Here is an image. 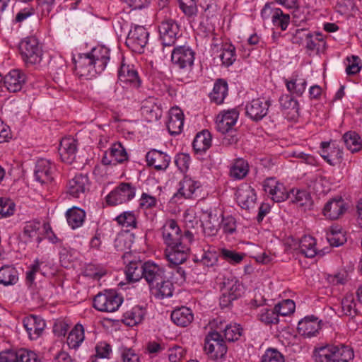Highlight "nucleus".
I'll list each match as a JSON object with an SVG mask.
<instances>
[{"label": "nucleus", "instance_id": "13", "mask_svg": "<svg viewBox=\"0 0 362 362\" xmlns=\"http://www.w3.org/2000/svg\"><path fill=\"white\" fill-rule=\"evenodd\" d=\"M263 187L265 192L272 196V199L276 202H281L288 199L290 192H288L285 186L278 182L274 177H269L264 181Z\"/></svg>", "mask_w": 362, "mask_h": 362}, {"label": "nucleus", "instance_id": "41", "mask_svg": "<svg viewBox=\"0 0 362 362\" xmlns=\"http://www.w3.org/2000/svg\"><path fill=\"white\" fill-rule=\"evenodd\" d=\"M84 338V328L82 325L77 324L67 337V344L69 348L76 349L83 341Z\"/></svg>", "mask_w": 362, "mask_h": 362}, {"label": "nucleus", "instance_id": "9", "mask_svg": "<svg viewBox=\"0 0 362 362\" xmlns=\"http://www.w3.org/2000/svg\"><path fill=\"white\" fill-rule=\"evenodd\" d=\"M148 33L143 26L135 25L126 39V45L134 52L141 53L148 42Z\"/></svg>", "mask_w": 362, "mask_h": 362}, {"label": "nucleus", "instance_id": "53", "mask_svg": "<svg viewBox=\"0 0 362 362\" xmlns=\"http://www.w3.org/2000/svg\"><path fill=\"white\" fill-rule=\"evenodd\" d=\"M342 313L348 316H355L357 314L356 302L353 295H347L341 303Z\"/></svg>", "mask_w": 362, "mask_h": 362}, {"label": "nucleus", "instance_id": "31", "mask_svg": "<svg viewBox=\"0 0 362 362\" xmlns=\"http://www.w3.org/2000/svg\"><path fill=\"white\" fill-rule=\"evenodd\" d=\"M289 199L303 208L304 211L310 210L313 206V200L310 194L305 190L292 189L290 191Z\"/></svg>", "mask_w": 362, "mask_h": 362}, {"label": "nucleus", "instance_id": "4", "mask_svg": "<svg viewBox=\"0 0 362 362\" xmlns=\"http://www.w3.org/2000/svg\"><path fill=\"white\" fill-rule=\"evenodd\" d=\"M195 52L188 45L177 46L171 52L173 66L184 73H189L193 67Z\"/></svg>", "mask_w": 362, "mask_h": 362}, {"label": "nucleus", "instance_id": "38", "mask_svg": "<svg viewBox=\"0 0 362 362\" xmlns=\"http://www.w3.org/2000/svg\"><path fill=\"white\" fill-rule=\"evenodd\" d=\"M40 226V221H33L25 223L23 231V238L25 241L32 242L35 239L37 243H40L42 240V238L39 236Z\"/></svg>", "mask_w": 362, "mask_h": 362}, {"label": "nucleus", "instance_id": "20", "mask_svg": "<svg viewBox=\"0 0 362 362\" xmlns=\"http://www.w3.org/2000/svg\"><path fill=\"white\" fill-rule=\"evenodd\" d=\"M170 156L156 149H151L146 155L148 166L153 167L157 170H165L170 163Z\"/></svg>", "mask_w": 362, "mask_h": 362}, {"label": "nucleus", "instance_id": "25", "mask_svg": "<svg viewBox=\"0 0 362 362\" xmlns=\"http://www.w3.org/2000/svg\"><path fill=\"white\" fill-rule=\"evenodd\" d=\"M58 151L60 158L63 162L69 164L72 163L76 158L77 152L76 140L71 137L62 139Z\"/></svg>", "mask_w": 362, "mask_h": 362}, {"label": "nucleus", "instance_id": "37", "mask_svg": "<svg viewBox=\"0 0 362 362\" xmlns=\"http://www.w3.org/2000/svg\"><path fill=\"white\" fill-rule=\"evenodd\" d=\"M211 145V135L208 130L198 133L192 143L193 148L198 152H205Z\"/></svg>", "mask_w": 362, "mask_h": 362}, {"label": "nucleus", "instance_id": "57", "mask_svg": "<svg viewBox=\"0 0 362 362\" xmlns=\"http://www.w3.org/2000/svg\"><path fill=\"white\" fill-rule=\"evenodd\" d=\"M273 25L277 28H280L282 30H285L290 22V16L285 14L279 8L277 13H274V17L272 21Z\"/></svg>", "mask_w": 362, "mask_h": 362}, {"label": "nucleus", "instance_id": "34", "mask_svg": "<svg viewBox=\"0 0 362 362\" xmlns=\"http://www.w3.org/2000/svg\"><path fill=\"white\" fill-rule=\"evenodd\" d=\"M118 78L122 82L131 83L135 87L139 86L141 83L138 73L134 67L124 64H122L118 70Z\"/></svg>", "mask_w": 362, "mask_h": 362}, {"label": "nucleus", "instance_id": "62", "mask_svg": "<svg viewBox=\"0 0 362 362\" xmlns=\"http://www.w3.org/2000/svg\"><path fill=\"white\" fill-rule=\"evenodd\" d=\"M348 64L346 67V72L348 75H354L358 73L361 69V59L356 56L347 58Z\"/></svg>", "mask_w": 362, "mask_h": 362}, {"label": "nucleus", "instance_id": "24", "mask_svg": "<svg viewBox=\"0 0 362 362\" xmlns=\"http://www.w3.org/2000/svg\"><path fill=\"white\" fill-rule=\"evenodd\" d=\"M88 54L99 74L105 69L110 58V49L104 46H99L92 49L91 52L88 53Z\"/></svg>", "mask_w": 362, "mask_h": 362}, {"label": "nucleus", "instance_id": "36", "mask_svg": "<svg viewBox=\"0 0 362 362\" xmlns=\"http://www.w3.org/2000/svg\"><path fill=\"white\" fill-rule=\"evenodd\" d=\"M18 280V271L11 265H5L0 268V284L4 286L14 285Z\"/></svg>", "mask_w": 362, "mask_h": 362}, {"label": "nucleus", "instance_id": "10", "mask_svg": "<svg viewBox=\"0 0 362 362\" xmlns=\"http://www.w3.org/2000/svg\"><path fill=\"white\" fill-rule=\"evenodd\" d=\"M128 159L129 156L125 148L120 142H115L105 152L101 161L105 165H115L118 163H123Z\"/></svg>", "mask_w": 362, "mask_h": 362}, {"label": "nucleus", "instance_id": "46", "mask_svg": "<svg viewBox=\"0 0 362 362\" xmlns=\"http://www.w3.org/2000/svg\"><path fill=\"white\" fill-rule=\"evenodd\" d=\"M42 263L39 259H36L26 272L25 284L30 289L34 290L37 287L35 280L36 275L41 272L40 266Z\"/></svg>", "mask_w": 362, "mask_h": 362}, {"label": "nucleus", "instance_id": "16", "mask_svg": "<svg viewBox=\"0 0 362 362\" xmlns=\"http://www.w3.org/2000/svg\"><path fill=\"white\" fill-rule=\"evenodd\" d=\"M23 324L31 340L38 339L46 327V323L42 318L33 315L24 317Z\"/></svg>", "mask_w": 362, "mask_h": 362}, {"label": "nucleus", "instance_id": "42", "mask_svg": "<svg viewBox=\"0 0 362 362\" xmlns=\"http://www.w3.org/2000/svg\"><path fill=\"white\" fill-rule=\"evenodd\" d=\"M281 107L288 111L292 118L299 116V105L291 95H283L279 98Z\"/></svg>", "mask_w": 362, "mask_h": 362}, {"label": "nucleus", "instance_id": "63", "mask_svg": "<svg viewBox=\"0 0 362 362\" xmlns=\"http://www.w3.org/2000/svg\"><path fill=\"white\" fill-rule=\"evenodd\" d=\"M175 163L182 173H185L189 166L190 157L187 153H179L175 156Z\"/></svg>", "mask_w": 362, "mask_h": 362}, {"label": "nucleus", "instance_id": "40", "mask_svg": "<svg viewBox=\"0 0 362 362\" xmlns=\"http://www.w3.org/2000/svg\"><path fill=\"white\" fill-rule=\"evenodd\" d=\"M299 249L300 253L308 258H313L317 254L316 240L310 235H304L300 239Z\"/></svg>", "mask_w": 362, "mask_h": 362}, {"label": "nucleus", "instance_id": "30", "mask_svg": "<svg viewBox=\"0 0 362 362\" xmlns=\"http://www.w3.org/2000/svg\"><path fill=\"white\" fill-rule=\"evenodd\" d=\"M346 210L344 200L340 197L329 201L323 209V214L327 218H338Z\"/></svg>", "mask_w": 362, "mask_h": 362}, {"label": "nucleus", "instance_id": "45", "mask_svg": "<svg viewBox=\"0 0 362 362\" xmlns=\"http://www.w3.org/2000/svg\"><path fill=\"white\" fill-rule=\"evenodd\" d=\"M222 291L228 293L232 298L237 299L242 294L243 286L235 277H231L223 281Z\"/></svg>", "mask_w": 362, "mask_h": 362}, {"label": "nucleus", "instance_id": "2", "mask_svg": "<svg viewBox=\"0 0 362 362\" xmlns=\"http://www.w3.org/2000/svg\"><path fill=\"white\" fill-rule=\"evenodd\" d=\"M354 357L349 346L327 344L315 348L314 358L316 362H351Z\"/></svg>", "mask_w": 362, "mask_h": 362}, {"label": "nucleus", "instance_id": "49", "mask_svg": "<svg viewBox=\"0 0 362 362\" xmlns=\"http://www.w3.org/2000/svg\"><path fill=\"white\" fill-rule=\"evenodd\" d=\"M360 136L355 132H349L343 136V141L346 148L351 152H356L361 148Z\"/></svg>", "mask_w": 362, "mask_h": 362}, {"label": "nucleus", "instance_id": "33", "mask_svg": "<svg viewBox=\"0 0 362 362\" xmlns=\"http://www.w3.org/2000/svg\"><path fill=\"white\" fill-rule=\"evenodd\" d=\"M66 218L69 226L74 230L83 226L86 212L81 208L74 206L66 211Z\"/></svg>", "mask_w": 362, "mask_h": 362}, {"label": "nucleus", "instance_id": "56", "mask_svg": "<svg viewBox=\"0 0 362 362\" xmlns=\"http://www.w3.org/2000/svg\"><path fill=\"white\" fill-rule=\"evenodd\" d=\"M117 223L123 227L136 228V219L132 211H125L115 218Z\"/></svg>", "mask_w": 362, "mask_h": 362}, {"label": "nucleus", "instance_id": "32", "mask_svg": "<svg viewBox=\"0 0 362 362\" xmlns=\"http://www.w3.org/2000/svg\"><path fill=\"white\" fill-rule=\"evenodd\" d=\"M170 317L175 325L183 327L188 326L194 319L192 311L187 307L175 309Z\"/></svg>", "mask_w": 362, "mask_h": 362}, {"label": "nucleus", "instance_id": "28", "mask_svg": "<svg viewBox=\"0 0 362 362\" xmlns=\"http://www.w3.org/2000/svg\"><path fill=\"white\" fill-rule=\"evenodd\" d=\"M201 187L199 181L192 180L191 177L185 176L179 182L177 193L175 197H181L185 199H191L196 194V191Z\"/></svg>", "mask_w": 362, "mask_h": 362}, {"label": "nucleus", "instance_id": "6", "mask_svg": "<svg viewBox=\"0 0 362 362\" xmlns=\"http://www.w3.org/2000/svg\"><path fill=\"white\" fill-rule=\"evenodd\" d=\"M204 351L212 359L223 358L227 353V346L221 334L216 331L209 332L204 339Z\"/></svg>", "mask_w": 362, "mask_h": 362}, {"label": "nucleus", "instance_id": "43", "mask_svg": "<svg viewBox=\"0 0 362 362\" xmlns=\"http://www.w3.org/2000/svg\"><path fill=\"white\" fill-rule=\"evenodd\" d=\"M247 163L243 158L235 160L230 169V175L235 180H241L248 173Z\"/></svg>", "mask_w": 362, "mask_h": 362}, {"label": "nucleus", "instance_id": "60", "mask_svg": "<svg viewBox=\"0 0 362 362\" xmlns=\"http://www.w3.org/2000/svg\"><path fill=\"white\" fill-rule=\"evenodd\" d=\"M18 362H41V360L34 351L21 349H18Z\"/></svg>", "mask_w": 362, "mask_h": 362}, {"label": "nucleus", "instance_id": "29", "mask_svg": "<svg viewBox=\"0 0 362 362\" xmlns=\"http://www.w3.org/2000/svg\"><path fill=\"white\" fill-rule=\"evenodd\" d=\"M141 111L150 122L158 120L162 116V110L153 98H149L142 102Z\"/></svg>", "mask_w": 362, "mask_h": 362}, {"label": "nucleus", "instance_id": "7", "mask_svg": "<svg viewBox=\"0 0 362 362\" xmlns=\"http://www.w3.org/2000/svg\"><path fill=\"white\" fill-rule=\"evenodd\" d=\"M160 40L164 47L174 46L176 41L182 37L178 23L173 19L163 21L158 26Z\"/></svg>", "mask_w": 362, "mask_h": 362}, {"label": "nucleus", "instance_id": "18", "mask_svg": "<svg viewBox=\"0 0 362 362\" xmlns=\"http://www.w3.org/2000/svg\"><path fill=\"white\" fill-rule=\"evenodd\" d=\"M320 155L331 165H336L342 160L343 152L334 143L322 142Z\"/></svg>", "mask_w": 362, "mask_h": 362}, {"label": "nucleus", "instance_id": "64", "mask_svg": "<svg viewBox=\"0 0 362 362\" xmlns=\"http://www.w3.org/2000/svg\"><path fill=\"white\" fill-rule=\"evenodd\" d=\"M122 362H139V356L134 349L123 347L120 349Z\"/></svg>", "mask_w": 362, "mask_h": 362}, {"label": "nucleus", "instance_id": "44", "mask_svg": "<svg viewBox=\"0 0 362 362\" xmlns=\"http://www.w3.org/2000/svg\"><path fill=\"white\" fill-rule=\"evenodd\" d=\"M125 274L129 281H138L143 278V264L131 261L125 268Z\"/></svg>", "mask_w": 362, "mask_h": 362}, {"label": "nucleus", "instance_id": "35", "mask_svg": "<svg viewBox=\"0 0 362 362\" xmlns=\"http://www.w3.org/2000/svg\"><path fill=\"white\" fill-rule=\"evenodd\" d=\"M228 95V83L223 79H218L214 85L212 91L209 94L211 102L216 105H221Z\"/></svg>", "mask_w": 362, "mask_h": 362}, {"label": "nucleus", "instance_id": "19", "mask_svg": "<svg viewBox=\"0 0 362 362\" xmlns=\"http://www.w3.org/2000/svg\"><path fill=\"white\" fill-rule=\"evenodd\" d=\"M88 54L80 55L75 61V69L80 77L91 79L99 74Z\"/></svg>", "mask_w": 362, "mask_h": 362}, {"label": "nucleus", "instance_id": "55", "mask_svg": "<svg viewBox=\"0 0 362 362\" xmlns=\"http://www.w3.org/2000/svg\"><path fill=\"white\" fill-rule=\"evenodd\" d=\"M15 206L16 205L11 199L0 197V218L13 215Z\"/></svg>", "mask_w": 362, "mask_h": 362}, {"label": "nucleus", "instance_id": "51", "mask_svg": "<svg viewBox=\"0 0 362 362\" xmlns=\"http://www.w3.org/2000/svg\"><path fill=\"white\" fill-rule=\"evenodd\" d=\"M279 316L274 308L272 309L264 308L260 310L259 319L266 325L276 324L279 322Z\"/></svg>", "mask_w": 362, "mask_h": 362}, {"label": "nucleus", "instance_id": "61", "mask_svg": "<svg viewBox=\"0 0 362 362\" xmlns=\"http://www.w3.org/2000/svg\"><path fill=\"white\" fill-rule=\"evenodd\" d=\"M262 362H284V358L277 350L269 349L262 356Z\"/></svg>", "mask_w": 362, "mask_h": 362}, {"label": "nucleus", "instance_id": "3", "mask_svg": "<svg viewBox=\"0 0 362 362\" xmlns=\"http://www.w3.org/2000/svg\"><path fill=\"white\" fill-rule=\"evenodd\" d=\"M22 58L27 66L39 64L42 60V50L35 36L24 38L19 44Z\"/></svg>", "mask_w": 362, "mask_h": 362}, {"label": "nucleus", "instance_id": "54", "mask_svg": "<svg viewBox=\"0 0 362 362\" xmlns=\"http://www.w3.org/2000/svg\"><path fill=\"white\" fill-rule=\"evenodd\" d=\"M325 44V41L322 37V35L320 33H315V35L308 33L306 35V48L309 50H317L319 51L321 47Z\"/></svg>", "mask_w": 362, "mask_h": 362}, {"label": "nucleus", "instance_id": "11", "mask_svg": "<svg viewBox=\"0 0 362 362\" xmlns=\"http://www.w3.org/2000/svg\"><path fill=\"white\" fill-rule=\"evenodd\" d=\"M55 171V165L49 160L45 158L38 159L34 170L35 180L41 184L49 183L54 179Z\"/></svg>", "mask_w": 362, "mask_h": 362}, {"label": "nucleus", "instance_id": "48", "mask_svg": "<svg viewBox=\"0 0 362 362\" xmlns=\"http://www.w3.org/2000/svg\"><path fill=\"white\" fill-rule=\"evenodd\" d=\"M327 240L331 246L338 247L342 245L346 239L344 235L341 231V228L338 226L330 227L327 233Z\"/></svg>", "mask_w": 362, "mask_h": 362}, {"label": "nucleus", "instance_id": "22", "mask_svg": "<svg viewBox=\"0 0 362 362\" xmlns=\"http://www.w3.org/2000/svg\"><path fill=\"white\" fill-rule=\"evenodd\" d=\"M89 179L86 175L78 174L69 180L68 184V192L75 198H79L84 195L88 190Z\"/></svg>", "mask_w": 362, "mask_h": 362}, {"label": "nucleus", "instance_id": "8", "mask_svg": "<svg viewBox=\"0 0 362 362\" xmlns=\"http://www.w3.org/2000/svg\"><path fill=\"white\" fill-rule=\"evenodd\" d=\"M135 196V188L130 183H121L106 197L109 205H118L130 201Z\"/></svg>", "mask_w": 362, "mask_h": 362}, {"label": "nucleus", "instance_id": "27", "mask_svg": "<svg viewBox=\"0 0 362 362\" xmlns=\"http://www.w3.org/2000/svg\"><path fill=\"white\" fill-rule=\"evenodd\" d=\"M184 124V115L178 107H173L170 110L167 128L171 135H177L181 133Z\"/></svg>", "mask_w": 362, "mask_h": 362}, {"label": "nucleus", "instance_id": "59", "mask_svg": "<svg viewBox=\"0 0 362 362\" xmlns=\"http://www.w3.org/2000/svg\"><path fill=\"white\" fill-rule=\"evenodd\" d=\"M221 256L230 264H238L245 255L243 253L236 252L234 250L223 248L221 250Z\"/></svg>", "mask_w": 362, "mask_h": 362}, {"label": "nucleus", "instance_id": "14", "mask_svg": "<svg viewBox=\"0 0 362 362\" xmlns=\"http://www.w3.org/2000/svg\"><path fill=\"white\" fill-rule=\"evenodd\" d=\"M189 248L185 243L177 244L176 246H167L165 250L169 264L172 266H178L185 262L189 256Z\"/></svg>", "mask_w": 362, "mask_h": 362}, {"label": "nucleus", "instance_id": "15", "mask_svg": "<svg viewBox=\"0 0 362 362\" xmlns=\"http://www.w3.org/2000/svg\"><path fill=\"white\" fill-rule=\"evenodd\" d=\"M239 117V112L233 108L223 111L216 119V129L222 134L233 132V127L235 125Z\"/></svg>", "mask_w": 362, "mask_h": 362}, {"label": "nucleus", "instance_id": "17", "mask_svg": "<svg viewBox=\"0 0 362 362\" xmlns=\"http://www.w3.org/2000/svg\"><path fill=\"white\" fill-rule=\"evenodd\" d=\"M270 106L269 101L264 98L252 100L247 104L245 110L247 115L254 121H259L264 118Z\"/></svg>", "mask_w": 362, "mask_h": 362}, {"label": "nucleus", "instance_id": "58", "mask_svg": "<svg viewBox=\"0 0 362 362\" xmlns=\"http://www.w3.org/2000/svg\"><path fill=\"white\" fill-rule=\"evenodd\" d=\"M274 308L279 315L286 316L294 312L295 303L292 300L287 299L276 305Z\"/></svg>", "mask_w": 362, "mask_h": 362}, {"label": "nucleus", "instance_id": "52", "mask_svg": "<svg viewBox=\"0 0 362 362\" xmlns=\"http://www.w3.org/2000/svg\"><path fill=\"white\" fill-rule=\"evenodd\" d=\"M220 59L223 65L229 66L235 61V48L232 45H226L222 49Z\"/></svg>", "mask_w": 362, "mask_h": 362}, {"label": "nucleus", "instance_id": "5", "mask_svg": "<svg viewBox=\"0 0 362 362\" xmlns=\"http://www.w3.org/2000/svg\"><path fill=\"white\" fill-rule=\"evenodd\" d=\"M123 298L115 291L99 293L93 299V307L100 312L112 313L118 310Z\"/></svg>", "mask_w": 362, "mask_h": 362}, {"label": "nucleus", "instance_id": "47", "mask_svg": "<svg viewBox=\"0 0 362 362\" xmlns=\"http://www.w3.org/2000/svg\"><path fill=\"white\" fill-rule=\"evenodd\" d=\"M306 81L303 78L297 77L291 78L290 81L286 80L287 90L292 94L297 96H301L305 92L306 88Z\"/></svg>", "mask_w": 362, "mask_h": 362}, {"label": "nucleus", "instance_id": "39", "mask_svg": "<svg viewBox=\"0 0 362 362\" xmlns=\"http://www.w3.org/2000/svg\"><path fill=\"white\" fill-rule=\"evenodd\" d=\"M145 315V310L140 306H134L123 315V322L127 326L133 327L140 323Z\"/></svg>", "mask_w": 362, "mask_h": 362}, {"label": "nucleus", "instance_id": "26", "mask_svg": "<svg viewBox=\"0 0 362 362\" xmlns=\"http://www.w3.org/2000/svg\"><path fill=\"white\" fill-rule=\"evenodd\" d=\"M25 75L18 69L9 71L4 78V85L10 92H17L22 88Z\"/></svg>", "mask_w": 362, "mask_h": 362}, {"label": "nucleus", "instance_id": "1", "mask_svg": "<svg viewBox=\"0 0 362 362\" xmlns=\"http://www.w3.org/2000/svg\"><path fill=\"white\" fill-rule=\"evenodd\" d=\"M151 293L157 298L163 299L173 295V285L168 279L165 268L151 261L143 263V278Z\"/></svg>", "mask_w": 362, "mask_h": 362}, {"label": "nucleus", "instance_id": "12", "mask_svg": "<svg viewBox=\"0 0 362 362\" xmlns=\"http://www.w3.org/2000/svg\"><path fill=\"white\" fill-rule=\"evenodd\" d=\"M161 230L163 242L167 246H176L183 243L181 230L175 220L166 221Z\"/></svg>", "mask_w": 362, "mask_h": 362}, {"label": "nucleus", "instance_id": "21", "mask_svg": "<svg viewBox=\"0 0 362 362\" xmlns=\"http://www.w3.org/2000/svg\"><path fill=\"white\" fill-rule=\"evenodd\" d=\"M297 329L298 334L305 337H315L321 329L320 321L313 315L307 316L298 322Z\"/></svg>", "mask_w": 362, "mask_h": 362}, {"label": "nucleus", "instance_id": "50", "mask_svg": "<svg viewBox=\"0 0 362 362\" xmlns=\"http://www.w3.org/2000/svg\"><path fill=\"white\" fill-rule=\"evenodd\" d=\"M225 338L228 341H235L243 334V328L237 323L227 325L223 330Z\"/></svg>", "mask_w": 362, "mask_h": 362}, {"label": "nucleus", "instance_id": "23", "mask_svg": "<svg viewBox=\"0 0 362 362\" xmlns=\"http://www.w3.org/2000/svg\"><path fill=\"white\" fill-rule=\"evenodd\" d=\"M235 197L238 205L244 209L253 208L257 199L255 189L247 185L238 187L235 192Z\"/></svg>", "mask_w": 362, "mask_h": 362}]
</instances>
